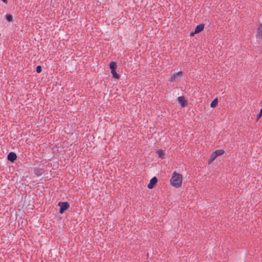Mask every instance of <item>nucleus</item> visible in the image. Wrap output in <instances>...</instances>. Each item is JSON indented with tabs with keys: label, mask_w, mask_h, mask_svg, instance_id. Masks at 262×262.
Instances as JSON below:
<instances>
[{
	"label": "nucleus",
	"mask_w": 262,
	"mask_h": 262,
	"mask_svg": "<svg viewBox=\"0 0 262 262\" xmlns=\"http://www.w3.org/2000/svg\"><path fill=\"white\" fill-rule=\"evenodd\" d=\"M256 36L258 38L262 39V24H260L257 29Z\"/></svg>",
	"instance_id": "6e6552de"
},
{
	"label": "nucleus",
	"mask_w": 262,
	"mask_h": 262,
	"mask_svg": "<svg viewBox=\"0 0 262 262\" xmlns=\"http://www.w3.org/2000/svg\"><path fill=\"white\" fill-rule=\"evenodd\" d=\"M41 67L40 66H38L37 67H36V72L38 73H39L41 72Z\"/></svg>",
	"instance_id": "f3484780"
},
{
	"label": "nucleus",
	"mask_w": 262,
	"mask_h": 262,
	"mask_svg": "<svg viewBox=\"0 0 262 262\" xmlns=\"http://www.w3.org/2000/svg\"><path fill=\"white\" fill-rule=\"evenodd\" d=\"M183 75V73L182 71H179L178 72L174 73L171 76L169 79V81H176V80H178L179 78L182 77Z\"/></svg>",
	"instance_id": "f03ea898"
},
{
	"label": "nucleus",
	"mask_w": 262,
	"mask_h": 262,
	"mask_svg": "<svg viewBox=\"0 0 262 262\" xmlns=\"http://www.w3.org/2000/svg\"><path fill=\"white\" fill-rule=\"evenodd\" d=\"M159 157L161 158H164L165 155V152L163 150H159L157 151Z\"/></svg>",
	"instance_id": "ddd939ff"
},
{
	"label": "nucleus",
	"mask_w": 262,
	"mask_h": 262,
	"mask_svg": "<svg viewBox=\"0 0 262 262\" xmlns=\"http://www.w3.org/2000/svg\"><path fill=\"white\" fill-rule=\"evenodd\" d=\"M58 206L60 207L59 213L62 214L66 210L69 208V204L68 202H59Z\"/></svg>",
	"instance_id": "7ed1b4c3"
},
{
	"label": "nucleus",
	"mask_w": 262,
	"mask_h": 262,
	"mask_svg": "<svg viewBox=\"0 0 262 262\" xmlns=\"http://www.w3.org/2000/svg\"><path fill=\"white\" fill-rule=\"evenodd\" d=\"M224 150L223 149H219L214 151V153L215 154L216 157H217L219 156L222 155L224 153Z\"/></svg>",
	"instance_id": "9d476101"
},
{
	"label": "nucleus",
	"mask_w": 262,
	"mask_h": 262,
	"mask_svg": "<svg viewBox=\"0 0 262 262\" xmlns=\"http://www.w3.org/2000/svg\"><path fill=\"white\" fill-rule=\"evenodd\" d=\"M210 158H211L212 160H214L217 158V157L215 155V154L214 153V152H213L210 156Z\"/></svg>",
	"instance_id": "2eb2a0df"
},
{
	"label": "nucleus",
	"mask_w": 262,
	"mask_h": 262,
	"mask_svg": "<svg viewBox=\"0 0 262 262\" xmlns=\"http://www.w3.org/2000/svg\"><path fill=\"white\" fill-rule=\"evenodd\" d=\"M4 3H7V0H2Z\"/></svg>",
	"instance_id": "6ab92c4d"
},
{
	"label": "nucleus",
	"mask_w": 262,
	"mask_h": 262,
	"mask_svg": "<svg viewBox=\"0 0 262 262\" xmlns=\"http://www.w3.org/2000/svg\"><path fill=\"white\" fill-rule=\"evenodd\" d=\"M158 182V179L156 177L152 178L149 182V183L147 185V187L149 189H152L154 186Z\"/></svg>",
	"instance_id": "20e7f679"
},
{
	"label": "nucleus",
	"mask_w": 262,
	"mask_h": 262,
	"mask_svg": "<svg viewBox=\"0 0 262 262\" xmlns=\"http://www.w3.org/2000/svg\"><path fill=\"white\" fill-rule=\"evenodd\" d=\"M182 182V175L180 174H178L176 172H174L172 173V176L170 180L171 184L174 187L178 188L181 186Z\"/></svg>",
	"instance_id": "f257e3e1"
},
{
	"label": "nucleus",
	"mask_w": 262,
	"mask_h": 262,
	"mask_svg": "<svg viewBox=\"0 0 262 262\" xmlns=\"http://www.w3.org/2000/svg\"><path fill=\"white\" fill-rule=\"evenodd\" d=\"M178 102L181 104L182 107H184L186 104V100L185 99L184 97L180 96L178 98Z\"/></svg>",
	"instance_id": "0eeeda50"
},
{
	"label": "nucleus",
	"mask_w": 262,
	"mask_h": 262,
	"mask_svg": "<svg viewBox=\"0 0 262 262\" xmlns=\"http://www.w3.org/2000/svg\"><path fill=\"white\" fill-rule=\"evenodd\" d=\"M213 161H214V160H211V158H210V159H209V161H208V163H209V164H210V163H211Z\"/></svg>",
	"instance_id": "a211bd4d"
},
{
	"label": "nucleus",
	"mask_w": 262,
	"mask_h": 262,
	"mask_svg": "<svg viewBox=\"0 0 262 262\" xmlns=\"http://www.w3.org/2000/svg\"><path fill=\"white\" fill-rule=\"evenodd\" d=\"M262 116V108L260 110L259 113L257 115V120L259 119Z\"/></svg>",
	"instance_id": "dca6fc26"
},
{
	"label": "nucleus",
	"mask_w": 262,
	"mask_h": 262,
	"mask_svg": "<svg viewBox=\"0 0 262 262\" xmlns=\"http://www.w3.org/2000/svg\"><path fill=\"white\" fill-rule=\"evenodd\" d=\"M218 103V99L217 98L214 99L210 104V106L211 107H215Z\"/></svg>",
	"instance_id": "f8f14e48"
},
{
	"label": "nucleus",
	"mask_w": 262,
	"mask_h": 262,
	"mask_svg": "<svg viewBox=\"0 0 262 262\" xmlns=\"http://www.w3.org/2000/svg\"><path fill=\"white\" fill-rule=\"evenodd\" d=\"M110 68L112 70H116V68H117V64L115 62H114V61H112L110 62Z\"/></svg>",
	"instance_id": "9b49d317"
},
{
	"label": "nucleus",
	"mask_w": 262,
	"mask_h": 262,
	"mask_svg": "<svg viewBox=\"0 0 262 262\" xmlns=\"http://www.w3.org/2000/svg\"><path fill=\"white\" fill-rule=\"evenodd\" d=\"M111 73L112 74L113 77L114 78H116L117 79H119L120 76L116 72V70H112Z\"/></svg>",
	"instance_id": "1a4fd4ad"
},
{
	"label": "nucleus",
	"mask_w": 262,
	"mask_h": 262,
	"mask_svg": "<svg viewBox=\"0 0 262 262\" xmlns=\"http://www.w3.org/2000/svg\"><path fill=\"white\" fill-rule=\"evenodd\" d=\"M17 156L13 152H10L8 155V160L13 162L14 160L16 159Z\"/></svg>",
	"instance_id": "423d86ee"
},
{
	"label": "nucleus",
	"mask_w": 262,
	"mask_h": 262,
	"mask_svg": "<svg viewBox=\"0 0 262 262\" xmlns=\"http://www.w3.org/2000/svg\"><path fill=\"white\" fill-rule=\"evenodd\" d=\"M6 17L7 20L9 21L12 20V16L11 15H6Z\"/></svg>",
	"instance_id": "4468645a"
},
{
	"label": "nucleus",
	"mask_w": 262,
	"mask_h": 262,
	"mask_svg": "<svg viewBox=\"0 0 262 262\" xmlns=\"http://www.w3.org/2000/svg\"><path fill=\"white\" fill-rule=\"evenodd\" d=\"M204 24H201L198 25L195 29L194 32L192 33L191 34V35H193L194 34H197V33H200L204 29Z\"/></svg>",
	"instance_id": "39448f33"
}]
</instances>
